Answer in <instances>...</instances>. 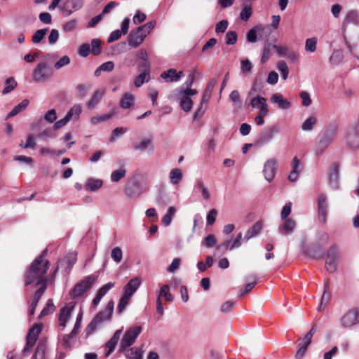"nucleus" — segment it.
<instances>
[{
	"instance_id": "obj_1",
	"label": "nucleus",
	"mask_w": 359,
	"mask_h": 359,
	"mask_svg": "<svg viewBox=\"0 0 359 359\" xmlns=\"http://www.w3.org/2000/svg\"><path fill=\"white\" fill-rule=\"evenodd\" d=\"M47 249L44 250L30 264L25 276V284L26 286L35 283L36 286L43 284L48 286L47 271L50 263L45 259Z\"/></svg>"
},
{
	"instance_id": "obj_2",
	"label": "nucleus",
	"mask_w": 359,
	"mask_h": 359,
	"mask_svg": "<svg viewBox=\"0 0 359 359\" xmlns=\"http://www.w3.org/2000/svg\"><path fill=\"white\" fill-rule=\"evenodd\" d=\"M141 331V326L131 327L126 331L120 343V351L125 352L127 357L131 358L137 348L129 347L135 343Z\"/></svg>"
},
{
	"instance_id": "obj_3",
	"label": "nucleus",
	"mask_w": 359,
	"mask_h": 359,
	"mask_svg": "<svg viewBox=\"0 0 359 359\" xmlns=\"http://www.w3.org/2000/svg\"><path fill=\"white\" fill-rule=\"evenodd\" d=\"M114 307V302L113 300H109L104 309L100 311L88 325L86 329V334L88 335L93 333L99 325L111 318Z\"/></svg>"
},
{
	"instance_id": "obj_4",
	"label": "nucleus",
	"mask_w": 359,
	"mask_h": 359,
	"mask_svg": "<svg viewBox=\"0 0 359 359\" xmlns=\"http://www.w3.org/2000/svg\"><path fill=\"white\" fill-rule=\"evenodd\" d=\"M338 128L336 124H330L325 130L322 138L319 141L316 153L320 155L325 150L330 144L335 139Z\"/></svg>"
},
{
	"instance_id": "obj_5",
	"label": "nucleus",
	"mask_w": 359,
	"mask_h": 359,
	"mask_svg": "<svg viewBox=\"0 0 359 359\" xmlns=\"http://www.w3.org/2000/svg\"><path fill=\"white\" fill-rule=\"evenodd\" d=\"M95 280V277L93 275L85 277L83 280L79 281L74 285L73 289L70 291L69 295L72 298L81 297L86 290L92 287Z\"/></svg>"
},
{
	"instance_id": "obj_6",
	"label": "nucleus",
	"mask_w": 359,
	"mask_h": 359,
	"mask_svg": "<svg viewBox=\"0 0 359 359\" xmlns=\"http://www.w3.org/2000/svg\"><path fill=\"white\" fill-rule=\"evenodd\" d=\"M53 74V70L46 62H41L34 69L33 77L36 82L43 81Z\"/></svg>"
},
{
	"instance_id": "obj_7",
	"label": "nucleus",
	"mask_w": 359,
	"mask_h": 359,
	"mask_svg": "<svg viewBox=\"0 0 359 359\" xmlns=\"http://www.w3.org/2000/svg\"><path fill=\"white\" fill-rule=\"evenodd\" d=\"M358 318L359 310L357 308H353L344 313L340 320V323L343 327H350L359 323Z\"/></svg>"
},
{
	"instance_id": "obj_8",
	"label": "nucleus",
	"mask_w": 359,
	"mask_h": 359,
	"mask_svg": "<svg viewBox=\"0 0 359 359\" xmlns=\"http://www.w3.org/2000/svg\"><path fill=\"white\" fill-rule=\"evenodd\" d=\"M42 324H35L32 327L29 329L28 334L27 336L26 346L23 349V353L29 351L31 348L36 344L39 335L42 330Z\"/></svg>"
},
{
	"instance_id": "obj_9",
	"label": "nucleus",
	"mask_w": 359,
	"mask_h": 359,
	"mask_svg": "<svg viewBox=\"0 0 359 359\" xmlns=\"http://www.w3.org/2000/svg\"><path fill=\"white\" fill-rule=\"evenodd\" d=\"M346 143L352 149L359 148V126L355 125L348 129L346 137Z\"/></svg>"
},
{
	"instance_id": "obj_10",
	"label": "nucleus",
	"mask_w": 359,
	"mask_h": 359,
	"mask_svg": "<svg viewBox=\"0 0 359 359\" xmlns=\"http://www.w3.org/2000/svg\"><path fill=\"white\" fill-rule=\"evenodd\" d=\"M327 203L325 194H320L318 196V217L319 222L325 224L327 222Z\"/></svg>"
},
{
	"instance_id": "obj_11",
	"label": "nucleus",
	"mask_w": 359,
	"mask_h": 359,
	"mask_svg": "<svg viewBox=\"0 0 359 359\" xmlns=\"http://www.w3.org/2000/svg\"><path fill=\"white\" fill-rule=\"evenodd\" d=\"M145 34L137 27L133 29L128 35V44L134 48L138 47L145 39Z\"/></svg>"
},
{
	"instance_id": "obj_12",
	"label": "nucleus",
	"mask_w": 359,
	"mask_h": 359,
	"mask_svg": "<svg viewBox=\"0 0 359 359\" xmlns=\"http://www.w3.org/2000/svg\"><path fill=\"white\" fill-rule=\"evenodd\" d=\"M276 165L277 161L274 158L269 159L265 163L263 172L267 181L270 182L273 179L276 172Z\"/></svg>"
},
{
	"instance_id": "obj_13",
	"label": "nucleus",
	"mask_w": 359,
	"mask_h": 359,
	"mask_svg": "<svg viewBox=\"0 0 359 359\" xmlns=\"http://www.w3.org/2000/svg\"><path fill=\"white\" fill-rule=\"evenodd\" d=\"M141 280L138 277L130 279L123 287V294L131 297L139 288Z\"/></svg>"
},
{
	"instance_id": "obj_14",
	"label": "nucleus",
	"mask_w": 359,
	"mask_h": 359,
	"mask_svg": "<svg viewBox=\"0 0 359 359\" xmlns=\"http://www.w3.org/2000/svg\"><path fill=\"white\" fill-rule=\"evenodd\" d=\"M184 76L183 72H177L175 69H169L161 74V77L166 81L177 82Z\"/></svg>"
},
{
	"instance_id": "obj_15",
	"label": "nucleus",
	"mask_w": 359,
	"mask_h": 359,
	"mask_svg": "<svg viewBox=\"0 0 359 359\" xmlns=\"http://www.w3.org/2000/svg\"><path fill=\"white\" fill-rule=\"evenodd\" d=\"M122 333L121 330H116L112 337L106 343L105 348H107V351L104 353V357H108L114 350L116 346L117 345L121 335Z\"/></svg>"
},
{
	"instance_id": "obj_16",
	"label": "nucleus",
	"mask_w": 359,
	"mask_h": 359,
	"mask_svg": "<svg viewBox=\"0 0 359 359\" xmlns=\"http://www.w3.org/2000/svg\"><path fill=\"white\" fill-rule=\"evenodd\" d=\"M250 105L253 108L259 109V112H261L262 114H264V112H269L266 100L260 95H257L252 98L250 101Z\"/></svg>"
},
{
	"instance_id": "obj_17",
	"label": "nucleus",
	"mask_w": 359,
	"mask_h": 359,
	"mask_svg": "<svg viewBox=\"0 0 359 359\" xmlns=\"http://www.w3.org/2000/svg\"><path fill=\"white\" fill-rule=\"evenodd\" d=\"M271 101L278 104L282 109H288L291 107V103L289 100L284 98L280 93H275L271 97Z\"/></svg>"
},
{
	"instance_id": "obj_18",
	"label": "nucleus",
	"mask_w": 359,
	"mask_h": 359,
	"mask_svg": "<svg viewBox=\"0 0 359 359\" xmlns=\"http://www.w3.org/2000/svg\"><path fill=\"white\" fill-rule=\"evenodd\" d=\"M105 94L104 90L98 89L96 90L92 97L90 99V100L87 102V107L89 109H92L95 108V107L100 102L101 99Z\"/></svg>"
},
{
	"instance_id": "obj_19",
	"label": "nucleus",
	"mask_w": 359,
	"mask_h": 359,
	"mask_svg": "<svg viewBox=\"0 0 359 359\" xmlns=\"http://www.w3.org/2000/svg\"><path fill=\"white\" fill-rule=\"evenodd\" d=\"M295 225L294 220L290 218L285 219L284 222L278 226V230L280 233L287 235L293 231Z\"/></svg>"
},
{
	"instance_id": "obj_20",
	"label": "nucleus",
	"mask_w": 359,
	"mask_h": 359,
	"mask_svg": "<svg viewBox=\"0 0 359 359\" xmlns=\"http://www.w3.org/2000/svg\"><path fill=\"white\" fill-rule=\"evenodd\" d=\"M83 4V0H67L65 3L64 8L68 11V15L71 14L73 11L80 9Z\"/></svg>"
},
{
	"instance_id": "obj_21",
	"label": "nucleus",
	"mask_w": 359,
	"mask_h": 359,
	"mask_svg": "<svg viewBox=\"0 0 359 359\" xmlns=\"http://www.w3.org/2000/svg\"><path fill=\"white\" fill-rule=\"evenodd\" d=\"M263 222L262 221L257 222L250 229H249L245 235L244 238L247 241L257 236L262 229Z\"/></svg>"
},
{
	"instance_id": "obj_22",
	"label": "nucleus",
	"mask_w": 359,
	"mask_h": 359,
	"mask_svg": "<svg viewBox=\"0 0 359 359\" xmlns=\"http://www.w3.org/2000/svg\"><path fill=\"white\" fill-rule=\"evenodd\" d=\"M134 95L129 93H126L120 100V106L123 109H129L134 104Z\"/></svg>"
},
{
	"instance_id": "obj_23",
	"label": "nucleus",
	"mask_w": 359,
	"mask_h": 359,
	"mask_svg": "<svg viewBox=\"0 0 359 359\" xmlns=\"http://www.w3.org/2000/svg\"><path fill=\"white\" fill-rule=\"evenodd\" d=\"M210 96H211V92H209V91L205 90L203 97H202V99H201L200 107H198V110L194 114V119L201 118L203 115L205 110L202 109L203 104L204 103L208 102Z\"/></svg>"
},
{
	"instance_id": "obj_24",
	"label": "nucleus",
	"mask_w": 359,
	"mask_h": 359,
	"mask_svg": "<svg viewBox=\"0 0 359 359\" xmlns=\"http://www.w3.org/2000/svg\"><path fill=\"white\" fill-rule=\"evenodd\" d=\"M71 313V309L68 306H65L62 308L60 311L59 315V325L60 326L65 327L66 326V323L69 318Z\"/></svg>"
},
{
	"instance_id": "obj_25",
	"label": "nucleus",
	"mask_w": 359,
	"mask_h": 359,
	"mask_svg": "<svg viewBox=\"0 0 359 359\" xmlns=\"http://www.w3.org/2000/svg\"><path fill=\"white\" fill-rule=\"evenodd\" d=\"M194 191H200L203 198L205 200H208L210 197L208 188L205 186L204 182L201 180H198L195 184Z\"/></svg>"
},
{
	"instance_id": "obj_26",
	"label": "nucleus",
	"mask_w": 359,
	"mask_h": 359,
	"mask_svg": "<svg viewBox=\"0 0 359 359\" xmlns=\"http://www.w3.org/2000/svg\"><path fill=\"white\" fill-rule=\"evenodd\" d=\"M102 186V180L90 178L88 180L85 187L86 190L97 191Z\"/></svg>"
},
{
	"instance_id": "obj_27",
	"label": "nucleus",
	"mask_w": 359,
	"mask_h": 359,
	"mask_svg": "<svg viewBox=\"0 0 359 359\" xmlns=\"http://www.w3.org/2000/svg\"><path fill=\"white\" fill-rule=\"evenodd\" d=\"M330 299H331V293H330V289H329V283H328V282H326V283L325 284L323 294L321 297L320 309H321L322 307H325L329 303Z\"/></svg>"
},
{
	"instance_id": "obj_28",
	"label": "nucleus",
	"mask_w": 359,
	"mask_h": 359,
	"mask_svg": "<svg viewBox=\"0 0 359 359\" xmlns=\"http://www.w3.org/2000/svg\"><path fill=\"white\" fill-rule=\"evenodd\" d=\"M317 123V118L316 116H309L302 125V129L304 131L312 130Z\"/></svg>"
},
{
	"instance_id": "obj_29",
	"label": "nucleus",
	"mask_w": 359,
	"mask_h": 359,
	"mask_svg": "<svg viewBox=\"0 0 359 359\" xmlns=\"http://www.w3.org/2000/svg\"><path fill=\"white\" fill-rule=\"evenodd\" d=\"M55 306L53 302V300L49 299L47 301L45 307L41 311V313L39 316V318H42L43 317L46 316L50 313H53L55 311Z\"/></svg>"
},
{
	"instance_id": "obj_30",
	"label": "nucleus",
	"mask_w": 359,
	"mask_h": 359,
	"mask_svg": "<svg viewBox=\"0 0 359 359\" xmlns=\"http://www.w3.org/2000/svg\"><path fill=\"white\" fill-rule=\"evenodd\" d=\"M182 171L180 168H174L170 172V181L173 184H177L182 179Z\"/></svg>"
},
{
	"instance_id": "obj_31",
	"label": "nucleus",
	"mask_w": 359,
	"mask_h": 359,
	"mask_svg": "<svg viewBox=\"0 0 359 359\" xmlns=\"http://www.w3.org/2000/svg\"><path fill=\"white\" fill-rule=\"evenodd\" d=\"M276 128L275 126H272L270 128L264 130L261 133L260 140L263 143H266L270 141L273 138V134L276 133Z\"/></svg>"
},
{
	"instance_id": "obj_32",
	"label": "nucleus",
	"mask_w": 359,
	"mask_h": 359,
	"mask_svg": "<svg viewBox=\"0 0 359 359\" xmlns=\"http://www.w3.org/2000/svg\"><path fill=\"white\" fill-rule=\"evenodd\" d=\"M150 79V74L142 72L135 79L134 84L135 87L140 88L144 82H148Z\"/></svg>"
},
{
	"instance_id": "obj_33",
	"label": "nucleus",
	"mask_w": 359,
	"mask_h": 359,
	"mask_svg": "<svg viewBox=\"0 0 359 359\" xmlns=\"http://www.w3.org/2000/svg\"><path fill=\"white\" fill-rule=\"evenodd\" d=\"M160 298L161 297L165 298L166 302H172L173 300V296L170 292V286L168 285H164L161 287L158 296Z\"/></svg>"
},
{
	"instance_id": "obj_34",
	"label": "nucleus",
	"mask_w": 359,
	"mask_h": 359,
	"mask_svg": "<svg viewBox=\"0 0 359 359\" xmlns=\"http://www.w3.org/2000/svg\"><path fill=\"white\" fill-rule=\"evenodd\" d=\"M133 147L135 149L139 151H144L148 147L150 148L151 152L154 150L152 142L149 139L143 140L140 144H135Z\"/></svg>"
},
{
	"instance_id": "obj_35",
	"label": "nucleus",
	"mask_w": 359,
	"mask_h": 359,
	"mask_svg": "<svg viewBox=\"0 0 359 359\" xmlns=\"http://www.w3.org/2000/svg\"><path fill=\"white\" fill-rule=\"evenodd\" d=\"M126 175V170L124 168H121L112 172L111 175V180L113 182H118Z\"/></svg>"
},
{
	"instance_id": "obj_36",
	"label": "nucleus",
	"mask_w": 359,
	"mask_h": 359,
	"mask_svg": "<svg viewBox=\"0 0 359 359\" xmlns=\"http://www.w3.org/2000/svg\"><path fill=\"white\" fill-rule=\"evenodd\" d=\"M192 106L193 101L191 100V97H184L182 95L180 100V107L182 109L186 112H189L191 109Z\"/></svg>"
},
{
	"instance_id": "obj_37",
	"label": "nucleus",
	"mask_w": 359,
	"mask_h": 359,
	"mask_svg": "<svg viewBox=\"0 0 359 359\" xmlns=\"http://www.w3.org/2000/svg\"><path fill=\"white\" fill-rule=\"evenodd\" d=\"M176 212V210L174 207L171 206L168 209L166 214L162 219V222L165 226H169L172 222V217Z\"/></svg>"
},
{
	"instance_id": "obj_38",
	"label": "nucleus",
	"mask_w": 359,
	"mask_h": 359,
	"mask_svg": "<svg viewBox=\"0 0 359 359\" xmlns=\"http://www.w3.org/2000/svg\"><path fill=\"white\" fill-rule=\"evenodd\" d=\"M273 44L270 43L269 42L266 41L265 42L264 47L263 49V54L261 58L262 62L264 63L267 60H269L271 57V50L272 48Z\"/></svg>"
},
{
	"instance_id": "obj_39",
	"label": "nucleus",
	"mask_w": 359,
	"mask_h": 359,
	"mask_svg": "<svg viewBox=\"0 0 359 359\" xmlns=\"http://www.w3.org/2000/svg\"><path fill=\"white\" fill-rule=\"evenodd\" d=\"M101 44L102 41L98 39H94L91 41V53L93 55H99L101 53Z\"/></svg>"
},
{
	"instance_id": "obj_40",
	"label": "nucleus",
	"mask_w": 359,
	"mask_h": 359,
	"mask_svg": "<svg viewBox=\"0 0 359 359\" xmlns=\"http://www.w3.org/2000/svg\"><path fill=\"white\" fill-rule=\"evenodd\" d=\"M6 86L2 90L3 94H7L12 91L15 86H17V83L13 77H10L6 80Z\"/></svg>"
},
{
	"instance_id": "obj_41",
	"label": "nucleus",
	"mask_w": 359,
	"mask_h": 359,
	"mask_svg": "<svg viewBox=\"0 0 359 359\" xmlns=\"http://www.w3.org/2000/svg\"><path fill=\"white\" fill-rule=\"evenodd\" d=\"M48 29H41L37 30L32 36V41L34 43H40L47 34Z\"/></svg>"
},
{
	"instance_id": "obj_42",
	"label": "nucleus",
	"mask_w": 359,
	"mask_h": 359,
	"mask_svg": "<svg viewBox=\"0 0 359 359\" xmlns=\"http://www.w3.org/2000/svg\"><path fill=\"white\" fill-rule=\"evenodd\" d=\"M278 69L280 71L283 79L284 80L287 79L289 74V69L287 63L283 60L279 61L278 63Z\"/></svg>"
},
{
	"instance_id": "obj_43",
	"label": "nucleus",
	"mask_w": 359,
	"mask_h": 359,
	"mask_svg": "<svg viewBox=\"0 0 359 359\" xmlns=\"http://www.w3.org/2000/svg\"><path fill=\"white\" fill-rule=\"evenodd\" d=\"M317 39L316 38H309L306 40L305 49L306 51L314 52L316 49Z\"/></svg>"
},
{
	"instance_id": "obj_44",
	"label": "nucleus",
	"mask_w": 359,
	"mask_h": 359,
	"mask_svg": "<svg viewBox=\"0 0 359 359\" xmlns=\"http://www.w3.org/2000/svg\"><path fill=\"white\" fill-rule=\"evenodd\" d=\"M130 298L131 297L125 294L122 295L117 306V311L118 313H121L125 309L126 306L128 304Z\"/></svg>"
},
{
	"instance_id": "obj_45",
	"label": "nucleus",
	"mask_w": 359,
	"mask_h": 359,
	"mask_svg": "<svg viewBox=\"0 0 359 359\" xmlns=\"http://www.w3.org/2000/svg\"><path fill=\"white\" fill-rule=\"evenodd\" d=\"M82 107L80 104L74 105L67 113V114L71 115V119L74 118L77 119L79 117L80 114L81 113Z\"/></svg>"
},
{
	"instance_id": "obj_46",
	"label": "nucleus",
	"mask_w": 359,
	"mask_h": 359,
	"mask_svg": "<svg viewBox=\"0 0 359 359\" xmlns=\"http://www.w3.org/2000/svg\"><path fill=\"white\" fill-rule=\"evenodd\" d=\"M156 25L155 21H151L146 24H144L142 26L138 27L139 29L142 32L143 34H145V36H147L151 31L154 28Z\"/></svg>"
},
{
	"instance_id": "obj_47",
	"label": "nucleus",
	"mask_w": 359,
	"mask_h": 359,
	"mask_svg": "<svg viewBox=\"0 0 359 359\" xmlns=\"http://www.w3.org/2000/svg\"><path fill=\"white\" fill-rule=\"evenodd\" d=\"M46 289L47 287L45 284L39 286V289L34 293L32 302L38 304Z\"/></svg>"
},
{
	"instance_id": "obj_48",
	"label": "nucleus",
	"mask_w": 359,
	"mask_h": 359,
	"mask_svg": "<svg viewBox=\"0 0 359 359\" xmlns=\"http://www.w3.org/2000/svg\"><path fill=\"white\" fill-rule=\"evenodd\" d=\"M252 9L250 6H245L240 13V18L244 20L248 21L251 17Z\"/></svg>"
},
{
	"instance_id": "obj_49",
	"label": "nucleus",
	"mask_w": 359,
	"mask_h": 359,
	"mask_svg": "<svg viewBox=\"0 0 359 359\" xmlns=\"http://www.w3.org/2000/svg\"><path fill=\"white\" fill-rule=\"evenodd\" d=\"M111 258L116 262V263L121 262L122 257H123V252L120 248L116 247L111 250Z\"/></svg>"
},
{
	"instance_id": "obj_50",
	"label": "nucleus",
	"mask_w": 359,
	"mask_h": 359,
	"mask_svg": "<svg viewBox=\"0 0 359 359\" xmlns=\"http://www.w3.org/2000/svg\"><path fill=\"white\" fill-rule=\"evenodd\" d=\"M237 41V33L235 31H229L226 34V43L227 45L235 44Z\"/></svg>"
},
{
	"instance_id": "obj_51",
	"label": "nucleus",
	"mask_w": 359,
	"mask_h": 359,
	"mask_svg": "<svg viewBox=\"0 0 359 359\" xmlns=\"http://www.w3.org/2000/svg\"><path fill=\"white\" fill-rule=\"evenodd\" d=\"M339 177V166L337 164H334L330 170L329 180L330 182H336Z\"/></svg>"
},
{
	"instance_id": "obj_52",
	"label": "nucleus",
	"mask_w": 359,
	"mask_h": 359,
	"mask_svg": "<svg viewBox=\"0 0 359 359\" xmlns=\"http://www.w3.org/2000/svg\"><path fill=\"white\" fill-rule=\"evenodd\" d=\"M74 337L72 334H69L63 336L62 340L61 341V346L65 350L70 349L71 348V339Z\"/></svg>"
},
{
	"instance_id": "obj_53",
	"label": "nucleus",
	"mask_w": 359,
	"mask_h": 359,
	"mask_svg": "<svg viewBox=\"0 0 359 359\" xmlns=\"http://www.w3.org/2000/svg\"><path fill=\"white\" fill-rule=\"evenodd\" d=\"M272 48L276 49L278 54L281 57L287 56L290 50L287 46H277L273 44Z\"/></svg>"
},
{
	"instance_id": "obj_54",
	"label": "nucleus",
	"mask_w": 359,
	"mask_h": 359,
	"mask_svg": "<svg viewBox=\"0 0 359 359\" xmlns=\"http://www.w3.org/2000/svg\"><path fill=\"white\" fill-rule=\"evenodd\" d=\"M71 120V115L70 114H66V116L56 121L53 126L54 130H58L61 128L62 127L65 126L69 121Z\"/></svg>"
},
{
	"instance_id": "obj_55",
	"label": "nucleus",
	"mask_w": 359,
	"mask_h": 359,
	"mask_svg": "<svg viewBox=\"0 0 359 359\" xmlns=\"http://www.w3.org/2000/svg\"><path fill=\"white\" fill-rule=\"evenodd\" d=\"M217 210L215 208L210 210L206 217L207 224L208 225H212L216 220V217L217 215Z\"/></svg>"
},
{
	"instance_id": "obj_56",
	"label": "nucleus",
	"mask_w": 359,
	"mask_h": 359,
	"mask_svg": "<svg viewBox=\"0 0 359 359\" xmlns=\"http://www.w3.org/2000/svg\"><path fill=\"white\" fill-rule=\"evenodd\" d=\"M114 286V283H111V282H109V283H107L106 285H103L102 287H101L98 290V291L97 292V294L99 297L102 298L107 293V292L110 289H111Z\"/></svg>"
},
{
	"instance_id": "obj_57",
	"label": "nucleus",
	"mask_w": 359,
	"mask_h": 359,
	"mask_svg": "<svg viewBox=\"0 0 359 359\" xmlns=\"http://www.w3.org/2000/svg\"><path fill=\"white\" fill-rule=\"evenodd\" d=\"M325 268L328 272L334 273L337 270V259L326 258Z\"/></svg>"
},
{
	"instance_id": "obj_58",
	"label": "nucleus",
	"mask_w": 359,
	"mask_h": 359,
	"mask_svg": "<svg viewBox=\"0 0 359 359\" xmlns=\"http://www.w3.org/2000/svg\"><path fill=\"white\" fill-rule=\"evenodd\" d=\"M347 21L352 23H358L359 21V13L357 11H351L346 16Z\"/></svg>"
},
{
	"instance_id": "obj_59",
	"label": "nucleus",
	"mask_w": 359,
	"mask_h": 359,
	"mask_svg": "<svg viewBox=\"0 0 359 359\" xmlns=\"http://www.w3.org/2000/svg\"><path fill=\"white\" fill-rule=\"evenodd\" d=\"M339 251L336 245H332L330 248L327 258L330 259H338L339 258Z\"/></svg>"
},
{
	"instance_id": "obj_60",
	"label": "nucleus",
	"mask_w": 359,
	"mask_h": 359,
	"mask_svg": "<svg viewBox=\"0 0 359 359\" xmlns=\"http://www.w3.org/2000/svg\"><path fill=\"white\" fill-rule=\"evenodd\" d=\"M126 132V129L124 128H121V127L116 128L112 131L111 135V137L109 138V141L111 142H114L116 137H120L121 135L124 134Z\"/></svg>"
},
{
	"instance_id": "obj_61",
	"label": "nucleus",
	"mask_w": 359,
	"mask_h": 359,
	"mask_svg": "<svg viewBox=\"0 0 359 359\" xmlns=\"http://www.w3.org/2000/svg\"><path fill=\"white\" fill-rule=\"evenodd\" d=\"M91 53L90 46L88 43L82 44L79 49V54L81 57H87Z\"/></svg>"
},
{
	"instance_id": "obj_62",
	"label": "nucleus",
	"mask_w": 359,
	"mask_h": 359,
	"mask_svg": "<svg viewBox=\"0 0 359 359\" xmlns=\"http://www.w3.org/2000/svg\"><path fill=\"white\" fill-rule=\"evenodd\" d=\"M77 91V96L79 99H83L86 94L88 87L85 84H79L76 87Z\"/></svg>"
},
{
	"instance_id": "obj_63",
	"label": "nucleus",
	"mask_w": 359,
	"mask_h": 359,
	"mask_svg": "<svg viewBox=\"0 0 359 359\" xmlns=\"http://www.w3.org/2000/svg\"><path fill=\"white\" fill-rule=\"evenodd\" d=\"M76 25L77 21L76 20H69L64 24L62 27L63 31L65 32H72L76 28Z\"/></svg>"
},
{
	"instance_id": "obj_64",
	"label": "nucleus",
	"mask_w": 359,
	"mask_h": 359,
	"mask_svg": "<svg viewBox=\"0 0 359 359\" xmlns=\"http://www.w3.org/2000/svg\"><path fill=\"white\" fill-rule=\"evenodd\" d=\"M228 21L226 20H222L216 25L215 32L216 33H224L228 27Z\"/></svg>"
}]
</instances>
